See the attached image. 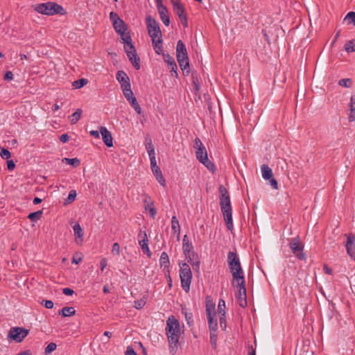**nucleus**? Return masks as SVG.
Returning <instances> with one entry per match:
<instances>
[{
  "label": "nucleus",
  "instance_id": "obj_1",
  "mask_svg": "<svg viewBox=\"0 0 355 355\" xmlns=\"http://www.w3.org/2000/svg\"><path fill=\"white\" fill-rule=\"evenodd\" d=\"M148 33L151 37L153 49L158 55L162 53V32L157 21L150 15L146 18Z\"/></svg>",
  "mask_w": 355,
  "mask_h": 355
},
{
  "label": "nucleus",
  "instance_id": "obj_2",
  "mask_svg": "<svg viewBox=\"0 0 355 355\" xmlns=\"http://www.w3.org/2000/svg\"><path fill=\"white\" fill-rule=\"evenodd\" d=\"M220 205L227 227L232 230L234 225L232 221V210L230 202V197L227 189L223 186L219 187Z\"/></svg>",
  "mask_w": 355,
  "mask_h": 355
},
{
  "label": "nucleus",
  "instance_id": "obj_3",
  "mask_svg": "<svg viewBox=\"0 0 355 355\" xmlns=\"http://www.w3.org/2000/svg\"><path fill=\"white\" fill-rule=\"evenodd\" d=\"M227 263L229 268L233 276L232 284H234V281L241 280L243 281L244 275L243 270L241 268L239 258L234 252H229L227 255Z\"/></svg>",
  "mask_w": 355,
  "mask_h": 355
},
{
  "label": "nucleus",
  "instance_id": "obj_4",
  "mask_svg": "<svg viewBox=\"0 0 355 355\" xmlns=\"http://www.w3.org/2000/svg\"><path fill=\"white\" fill-rule=\"evenodd\" d=\"M35 11L45 15H53L56 14L64 15V8L55 2H46L33 6Z\"/></svg>",
  "mask_w": 355,
  "mask_h": 355
},
{
  "label": "nucleus",
  "instance_id": "obj_5",
  "mask_svg": "<svg viewBox=\"0 0 355 355\" xmlns=\"http://www.w3.org/2000/svg\"><path fill=\"white\" fill-rule=\"evenodd\" d=\"M180 277L181 286L185 292L188 293L190 290V285L192 279L191 268L187 263H180Z\"/></svg>",
  "mask_w": 355,
  "mask_h": 355
},
{
  "label": "nucleus",
  "instance_id": "obj_6",
  "mask_svg": "<svg viewBox=\"0 0 355 355\" xmlns=\"http://www.w3.org/2000/svg\"><path fill=\"white\" fill-rule=\"evenodd\" d=\"M28 331L21 327H12L10 329L8 338L17 343L21 342L27 336Z\"/></svg>",
  "mask_w": 355,
  "mask_h": 355
},
{
  "label": "nucleus",
  "instance_id": "obj_7",
  "mask_svg": "<svg viewBox=\"0 0 355 355\" xmlns=\"http://www.w3.org/2000/svg\"><path fill=\"white\" fill-rule=\"evenodd\" d=\"M196 157L200 162L203 164L209 170L211 171H214L215 166L211 161L209 160L205 148L196 150Z\"/></svg>",
  "mask_w": 355,
  "mask_h": 355
},
{
  "label": "nucleus",
  "instance_id": "obj_8",
  "mask_svg": "<svg viewBox=\"0 0 355 355\" xmlns=\"http://www.w3.org/2000/svg\"><path fill=\"white\" fill-rule=\"evenodd\" d=\"M124 49L129 58V60L131 62L135 68L137 70L139 69L140 58L136 53L134 45L132 44L128 46H124Z\"/></svg>",
  "mask_w": 355,
  "mask_h": 355
},
{
  "label": "nucleus",
  "instance_id": "obj_9",
  "mask_svg": "<svg viewBox=\"0 0 355 355\" xmlns=\"http://www.w3.org/2000/svg\"><path fill=\"white\" fill-rule=\"evenodd\" d=\"M290 248L293 253L300 260H304L306 258L305 254L303 252L302 246L300 243L298 238L293 239L290 242Z\"/></svg>",
  "mask_w": 355,
  "mask_h": 355
},
{
  "label": "nucleus",
  "instance_id": "obj_10",
  "mask_svg": "<svg viewBox=\"0 0 355 355\" xmlns=\"http://www.w3.org/2000/svg\"><path fill=\"white\" fill-rule=\"evenodd\" d=\"M166 333L168 340L170 352L172 355H174L178 349L180 334H173L171 332Z\"/></svg>",
  "mask_w": 355,
  "mask_h": 355
},
{
  "label": "nucleus",
  "instance_id": "obj_11",
  "mask_svg": "<svg viewBox=\"0 0 355 355\" xmlns=\"http://www.w3.org/2000/svg\"><path fill=\"white\" fill-rule=\"evenodd\" d=\"M150 162L153 173L156 177V179L159 183L164 187L166 182L159 167L157 165L156 158L150 159Z\"/></svg>",
  "mask_w": 355,
  "mask_h": 355
},
{
  "label": "nucleus",
  "instance_id": "obj_12",
  "mask_svg": "<svg viewBox=\"0 0 355 355\" xmlns=\"http://www.w3.org/2000/svg\"><path fill=\"white\" fill-rule=\"evenodd\" d=\"M122 90L125 98L129 101L135 110L140 111L139 105L138 104L136 98L134 96V94L131 90V87L123 88Z\"/></svg>",
  "mask_w": 355,
  "mask_h": 355
},
{
  "label": "nucleus",
  "instance_id": "obj_13",
  "mask_svg": "<svg viewBox=\"0 0 355 355\" xmlns=\"http://www.w3.org/2000/svg\"><path fill=\"white\" fill-rule=\"evenodd\" d=\"M166 332L180 334V323L174 317L168 318L166 322Z\"/></svg>",
  "mask_w": 355,
  "mask_h": 355
},
{
  "label": "nucleus",
  "instance_id": "obj_14",
  "mask_svg": "<svg viewBox=\"0 0 355 355\" xmlns=\"http://www.w3.org/2000/svg\"><path fill=\"white\" fill-rule=\"evenodd\" d=\"M347 252L352 259L355 260V236L349 235L345 244Z\"/></svg>",
  "mask_w": 355,
  "mask_h": 355
},
{
  "label": "nucleus",
  "instance_id": "obj_15",
  "mask_svg": "<svg viewBox=\"0 0 355 355\" xmlns=\"http://www.w3.org/2000/svg\"><path fill=\"white\" fill-rule=\"evenodd\" d=\"M163 55V58L164 61L168 64V68L171 70V75L173 76H178V67L175 62V60L173 57H171L169 54H164L163 52L161 53Z\"/></svg>",
  "mask_w": 355,
  "mask_h": 355
},
{
  "label": "nucleus",
  "instance_id": "obj_16",
  "mask_svg": "<svg viewBox=\"0 0 355 355\" xmlns=\"http://www.w3.org/2000/svg\"><path fill=\"white\" fill-rule=\"evenodd\" d=\"M116 80L120 83L121 89L130 87V78L123 71H119L116 76Z\"/></svg>",
  "mask_w": 355,
  "mask_h": 355
},
{
  "label": "nucleus",
  "instance_id": "obj_17",
  "mask_svg": "<svg viewBox=\"0 0 355 355\" xmlns=\"http://www.w3.org/2000/svg\"><path fill=\"white\" fill-rule=\"evenodd\" d=\"M100 133L105 144L107 147H112L113 146V139L110 132L105 127L101 126Z\"/></svg>",
  "mask_w": 355,
  "mask_h": 355
},
{
  "label": "nucleus",
  "instance_id": "obj_18",
  "mask_svg": "<svg viewBox=\"0 0 355 355\" xmlns=\"http://www.w3.org/2000/svg\"><path fill=\"white\" fill-rule=\"evenodd\" d=\"M174 12L179 17L182 25L184 27L188 26L187 17L184 14V9L182 5H175V8H173Z\"/></svg>",
  "mask_w": 355,
  "mask_h": 355
},
{
  "label": "nucleus",
  "instance_id": "obj_19",
  "mask_svg": "<svg viewBox=\"0 0 355 355\" xmlns=\"http://www.w3.org/2000/svg\"><path fill=\"white\" fill-rule=\"evenodd\" d=\"M139 236L141 238V240L139 241V245L144 253L147 254L148 257L150 256V252L148 248V239L146 232H140Z\"/></svg>",
  "mask_w": 355,
  "mask_h": 355
},
{
  "label": "nucleus",
  "instance_id": "obj_20",
  "mask_svg": "<svg viewBox=\"0 0 355 355\" xmlns=\"http://www.w3.org/2000/svg\"><path fill=\"white\" fill-rule=\"evenodd\" d=\"M145 146H146V149L148 152L150 159L156 158L155 148L153 144L151 138L150 137L149 135H147L145 137Z\"/></svg>",
  "mask_w": 355,
  "mask_h": 355
},
{
  "label": "nucleus",
  "instance_id": "obj_21",
  "mask_svg": "<svg viewBox=\"0 0 355 355\" xmlns=\"http://www.w3.org/2000/svg\"><path fill=\"white\" fill-rule=\"evenodd\" d=\"M234 282H236V286L238 288V294H237V298L238 300L242 299V298H246V289L245 286V279H243V281L241 282V280H236L234 281Z\"/></svg>",
  "mask_w": 355,
  "mask_h": 355
},
{
  "label": "nucleus",
  "instance_id": "obj_22",
  "mask_svg": "<svg viewBox=\"0 0 355 355\" xmlns=\"http://www.w3.org/2000/svg\"><path fill=\"white\" fill-rule=\"evenodd\" d=\"M193 245L189 242L187 235H184L182 239V250L184 254L187 256V254L193 252Z\"/></svg>",
  "mask_w": 355,
  "mask_h": 355
},
{
  "label": "nucleus",
  "instance_id": "obj_23",
  "mask_svg": "<svg viewBox=\"0 0 355 355\" xmlns=\"http://www.w3.org/2000/svg\"><path fill=\"white\" fill-rule=\"evenodd\" d=\"M158 12L160 18L165 26H168L170 24V18L168 15V10L166 6H159Z\"/></svg>",
  "mask_w": 355,
  "mask_h": 355
},
{
  "label": "nucleus",
  "instance_id": "obj_24",
  "mask_svg": "<svg viewBox=\"0 0 355 355\" xmlns=\"http://www.w3.org/2000/svg\"><path fill=\"white\" fill-rule=\"evenodd\" d=\"M177 58L188 57L186 46L182 40H179L176 47Z\"/></svg>",
  "mask_w": 355,
  "mask_h": 355
},
{
  "label": "nucleus",
  "instance_id": "obj_25",
  "mask_svg": "<svg viewBox=\"0 0 355 355\" xmlns=\"http://www.w3.org/2000/svg\"><path fill=\"white\" fill-rule=\"evenodd\" d=\"M74 234L76 236V242L77 244H81L83 241V232L79 224H76L73 227Z\"/></svg>",
  "mask_w": 355,
  "mask_h": 355
},
{
  "label": "nucleus",
  "instance_id": "obj_26",
  "mask_svg": "<svg viewBox=\"0 0 355 355\" xmlns=\"http://www.w3.org/2000/svg\"><path fill=\"white\" fill-rule=\"evenodd\" d=\"M206 314L207 316H209L211 314H214V316L216 315L215 303L209 297L206 299Z\"/></svg>",
  "mask_w": 355,
  "mask_h": 355
},
{
  "label": "nucleus",
  "instance_id": "obj_27",
  "mask_svg": "<svg viewBox=\"0 0 355 355\" xmlns=\"http://www.w3.org/2000/svg\"><path fill=\"white\" fill-rule=\"evenodd\" d=\"M117 33L121 36V40L125 43L124 46H128L133 44L131 36L128 31H121V32H117Z\"/></svg>",
  "mask_w": 355,
  "mask_h": 355
},
{
  "label": "nucleus",
  "instance_id": "obj_28",
  "mask_svg": "<svg viewBox=\"0 0 355 355\" xmlns=\"http://www.w3.org/2000/svg\"><path fill=\"white\" fill-rule=\"evenodd\" d=\"M262 177L265 180H270L272 177V169L266 164H263L261 167Z\"/></svg>",
  "mask_w": 355,
  "mask_h": 355
},
{
  "label": "nucleus",
  "instance_id": "obj_29",
  "mask_svg": "<svg viewBox=\"0 0 355 355\" xmlns=\"http://www.w3.org/2000/svg\"><path fill=\"white\" fill-rule=\"evenodd\" d=\"M171 229L174 234H177L178 239L180 238V225L176 216H173L171 218Z\"/></svg>",
  "mask_w": 355,
  "mask_h": 355
},
{
  "label": "nucleus",
  "instance_id": "obj_30",
  "mask_svg": "<svg viewBox=\"0 0 355 355\" xmlns=\"http://www.w3.org/2000/svg\"><path fill=\"white\" fill-rule=\"evenodd\" d=\"M76 310L72 306L63 307L60 311L59 315L63 317H68L75 315Z\"/></svg>",
  "mask_w": 355,
  "mask_h": 355
},
{
  "label": "nucleus",
  "instance_id": "obj_31",
  "mask_svg": "<svg viewBox=\"0 0 355 355\" xmlns=\"http://www.w3.org/2000/svg\"><path fill=\"white\" fill-rule=\"evenodd\" d=\"M113 26L116 33L121 32V31H128L126 24L121 19H119L118 21H115L113 24Z\"/></svg>",
  "mask_w": 355,
  "mask_h": 355
},
{
  "label": "nucleus",
  "instance_id": "obj_32",
  "mask_svg": "<svg viewBox=\"0 0 355 355\" xmlns=\"http://www.w3.org/2000/svg\"><path fill=\"white\" fill-rule=\"evenodd\" d=\"M159 263L161 266H164L165 268H168L169 265V258L166 252H163L161 254Z\"/></svg>",
  "mask_w": 355,
  "mask_h": 355
},
{
  "label": "nucleus",
  "instance_id": "obj_33",
  "mask_svg": "<svg viewBox=\"0 0 355 355\" xmlns=\"http://www.w3.org/2000/svg\"><path fill=\"white\" fill-rule=\"evenodd\" d=\"M62 162L76 167L80 165V162L78 158H63Z\"/></svg>",
  "mask_w": 355,
  "mask_h": 355
},
{
  "label": "nucleus",
  "instance_id": "obj_34",
  "mask_svg": "<svg viewBox=\"0 0 355 355\" xmlns=\"http://www.w3.org/2000/svg\"><path fill=\"white\" fill-rule=\"evenodd\" d=\"M88 83V80L85 78H81L78 80L73 82L72 85L76 89H80L85 86Z\"/></svg>",
  "mask_w": 355,
  "mask_h": 355
},
{
  "label": "nucleus",
  "instance_id": "obj_35",
  "mask_svg": "<svg viewBox=\"0 0 355 355\" xmlns=\"http://www.w3.org/2000/svg\"><path fill=\"white\" fill-rule=\"evenodd\" d=\"M76 198V192L75 190H71L69 191L68 197L64 200V204L69 205L75 200Z\"/></svg>",
  "mask_w": 355,
  "mask_h": 355
},
{
  "label": "nucleus",
  "instance_id": "obj_36",
  "mask_svg": "<svg viewBox=\"0 0 355 355\" xmlns=\"http://www.w3.org/2000/svg\"><path fill=\"white\" fill-rule=\"evenodd\" d=\"M178 62L179 63V65L182 70H184L187 69V67H189V58H177Z\"/></svg>",
  "mask_w": 355,
  "mask_h": 355
},
{
  "label": "nucleus",
  "instance_id": "obj_37",
  "mask_svg": "<svg viewBox=\"0 0 355 355\" xmlns=\"http://www.w3.org/2000/svg\"><path fill=\"white\" fill-rule=\"evenodd\" d=\"M145 209L149 211V213L153 218H155L157 211L155 208L153 207L152 201H149L146 205H145Z\"/></svg>",
  "mask_w": 355,
  "mask_h": 355
},
{
  "label": "nucleus",
  "instance_id": "obj_38",
  "mask_svg": "<svg viewBox=\"0 0 355 355\" xmlns=\"http://www.w3.org/2000/svg\"><path fill=\"white\" fill-rule=\"evenodd\" d=\"M225 302L223 300L220 299L218 304V314L225 316Z\"/></svg>",
  "mask_w": 355,
  "mask_h": 355
},
{
  "label": "nucleus",
  "instance_id": "obj_39",
  "mask_svg": "<svg viewBox=\"0 0 355 355\" xmlns=\"http://www.w3.org/2000/svg\"><path fill=\"white\" fill-rule=\"evenodd\" d=\"M338 85L343 87L349 88L352 85V81L350 78H343L339 80Z\"/></svg>",
  "mask_w": 355,
  "mask_h": 355
},
{
  "label": "nucleus",
  "instance_id": "obj_40",
  "mask_svg": "<svg viewBox=\"0 0 355 355\" xmlns=\"http://www.w3.org/2000/svg\"><path fill=\"white\" fill-rule=\"evenodd\" d=\"M80 116L81 112H73V114L69 116V120L71 124H74L78 121Z\"/></svg>",
  "mask_w": 355,
  "mask_h": 355
},
{
  "label": "nucleus",
  "instance_id": "obj_41",
  "mask_svg": "<svg viewBox=\"0 0 355 355\" xmlns=\"http://www.w3.org/2000/svg\"><path fill=\"white\" fill-rule=\"evenodd\" d=\"M42 211H37L35 212L31 213L28 218L32 221H36L42 217Z\"/></svg>",
  "mask_w": 355,
  "mask_h": 355
},
{
  "label": "nucleus",
  "instance_id": "obj_42",
  "mask_svg": "<svg viewBox=\"0 0 355 355\" xmlns=\"http://www.w3.org/2000/svg\"><path fill=\"white\" fill-rule=\"evenodd\" d=\"M345 20L347 21L349 24L352 23L355 25V12H349L346 15Z\"/></svg>",
  "mask_w": 355,
  "mask_h": 355
},
{
  "label": "nucleus",
  "instance_id": "obj_43",
  "mask_svg": "<svg viewBox=\"0 0 355 355\" xmlns=\"http://www.w3.org/2000/svg\"><path fill=\"white\" fill-rule=\"evenodd\" d=\"M188 262L191 264L193 263V261H196L198 259L197 254H196L194 252L187 254V256H185Z\"/></svg>",
  "mask_w": 355,
  "mask_h": 355
},
{
  "label": "nucleus",
  "instance_id": "obj_44",
  "mask_svg": "<svg viewBox=\"0 0 355 355\" xmlns=\"http://www.w3.org/2000/svg\"><path fill=\"white\" fill-rule=\"evenodd\" d=\"M353 41L350 40L347 42L345 45V49L347 52H354L355 51V45L353 46Z\"/></svg>",
  "mask_w": 355,
  "mask_h": 355
},
{
  "label": "nucleus",
  "instance_id": "obj_45",
  "mask_svg": "<svg viewBox=\"0 0 355 355\" xmlns=\"http://www.w3.org/2000/svg\"><path fill=\"white\" fill-rule=\"evenodd\" d=\"M56 344L54 343H49L45 348L44 352L46 354H49L51 353L53 351H54L56 349Z\"/></svg>",
  "mask_w": 355,
  "mask_h": 355
},
{
  "label": "nucleus",
  "instance_id": "obj_46",
  "mask_svg": "<svg viewBox=\"0 0 355 355\" xmlns=\"http://www.w3.org/2000/svg\"><path fill=\"white\" fill-rule=\"evenodd\" d=\"M217 335L216 332H210V343L214 348L216 347Z\"/></svg>",
  "mask_w": 355,
  "mask_h": 355
},
{
  "label": "nucleus",
  "instance_id": "obj_47",
  "mask_svg": "<svg viewBox=\"0 0 355 355\" xmlns=\"http://www.w3.org/2000/svg\"><path fill=\"white\" fill-rule=\"evenodd\" d=\"M0 155L2 159H8L10 157L11 154L8 150L6 148H2L0 153Z\"/></svg>",
  "mask_w": 355,
  "mask_h": 355
},
{
  "label": "nucleus",
  "instance_id": "obj_48",
  "mask_svg": "<svg viewBox=\"0 0 355 355\" xmlns=\"http://www.w3.org/2000/svg\"><path fill=\"white\" fill-rule=\"evenodd\" d=\"M121 252L120 245L118 243H114L112 247V253L114 255H119Z\"/></svg>",
  "mask_w": 355,
  "mask_h": 355
},
{
  "label": "nucleus",
  "instance_id": "obj_49",
  "mask_svg": "<svg viewBox=\"0 0 355 355\" xmlns=\"http://www.w3.org/2000/svg\"><path fill=\"white\" fill-rule=\"evenodd\" d=\"M194 148L198 150L200 148H203L205 146H203L202 141L198 137H196L194 140Z\"/></svg>",
  "mask_w": 355,
  "mask_h": 355
},
{
  "label": "nucleus",
  "instance_id": "obj_50",
  "mask_svg": "<svg viewBox=\"0 0 355 355\" xmlns=\"http://www.w3.org/2000/svg\"><path fill=\"white\" fill-rule=\"evenodd\" d=\"M42 304L46 309H52L53 307V302L51 300H42Z\"/></svg>",
  "mask_w": 355,
  "mask_h": 355
},
{
  "label": "nucleus",
  "instance_id": "obj_51",
  "mask_svg": "<svg viewBox=\"0 0 355 355\" xmlns=\"http://www.w3.org/2000/svg\"><path fill=\"white\" fill-rule=\"evenodd\" d=\"M146 304V302L144 300H138V301H135V305L134 306L139 309H141Z\"/></svg>",
  "mask_w": 355,
  "mask_h": 355
},
{
  "label": "nucleus",
  "instance_id": "obj_52",
  "mask_svg": "<svg viewBox=\"0 0 355 355\" xmlns=\"http://www.w3.org/2000/svg\"><path fill=\"white\" fill-rule=\"evenodd\" d=\"M7 168L10 171H12L15 169V162H13V160L10 159V160H8L7 162Z\"/></svg>",
  "mask_w": 355,
  "mask_h": 355
},
{
  "label": "nucleus",
  "instance_id": "obj_53",
  "mask_svg": "<svg viewBox=\"0 0 355 355\" xmlns=\"http://www.w3.org/2000/svg\"><path fill=\"white\" fill-rule=\"evenodd\" d=\"M209 328L210 332H216L217 328H218V323L216 322H213L211 324H209Z\"/></svg>",
  "mask_w": 355,
  "mask_h": 355
},
{
  "label": "nucleus",
  "instance_id": "obj_54",
  "mask_svg": "<svg viewBox=\"0 0 355 355\" xmlns=\"http://www.w3.org/2000/svg\"><path fill=\"white\" fill-rule=\"evenodd\" d=\"M110 19L112 20L114 24L115 21H118L121 18L118 16V15L114 12H111L110 13Z\"/></svg>",
  "mask_w": 355,
  "mask_h": 355
},
{
  "label": "nucleus",
  "instance_id": "obj_55",
  "mask_svg": "<svg viewBox=\"0 0 355 355\" xmlns=\"http://www.w3.org/2000/svg\"><path fill=\"white\" fill-rule=\"evenodd\" d=\"M220 327L223 329H225V328H226L225 315V316L220 315Z\"/></svg>",
  "mask_w": 355,
  "mask_h": 355
},
{
  "label": "nucleus",
  "instance_id": "obj_56",
  "mask_svg": "<svg viewBox=\"0 0 355 355\" xmlns=\"http://www.w3.org/2000/svg\"><path fill=\"white\" fill-rule=\"evenodd\" d=\"M125 355H137L134 349L132 347H128L126 352L125 353Z\"/></svg>",
  "mask_w": 355,
  "mask_h": 355
},
{
  "label": "nucleus",
  "instance_id": "obj_57",
  "mask_svg": "<svg viewBox=\"0 0 355 355\" xmlns=\"http://www.w3.org/2000/svg\"><path fill=\"white\" fill-rule=\"evenodd\" d=\"M62 293L66 295H72L74 293V291L69 288H64L62 290Z\"/></svg>",
  "mask_w": 355,
  "mask_h": 355
},
{
  "label": "nucleus",
  "instance_id": "obj_58",
  "mask_svg": "<svg viewBox=\"0 0 355 355\" xmlns=\"http://www.w3.org/2000/svg\"><path fill=\"white\" fill-rule=\"evenodd\" d=\"M107 266V259L105 258H103L101 259V261H100V266H101V270H103L104 268Z\"/></svg>",
  "mask_w": 355,
  "mask_h": 355
},
{
  "label": "nucleus",
  "instance_id": "obj_59",
  "mask_svg": "<svg viewBox=\"0 0 355 355\" xmlns=\"http://www.w3.org/2000/svg\"><path fill=\"white\" fill-rule=\"evenodd\" d=\"M270 180V185L275 189H278V184H277V182L275 179H274L272 177L271 178V179L269 180Z\"/></svg>",
  "mask_w": 355,
  "mask_h": 355
},
{
  "label": "nucleus",
  "instance_id": "obj_60",
  "mask_svg": "<svg viewBox=\"0 0 355 355\" xmlns=\"http://www.w3.org/2000/svg\"><path fill=\"white\" fill-rule=\"evenodd\" d=\"M350 111H355V95L351 97Z\"/></svg>",
  "mask_w": 355,
  "mask_h": 355
},
{
  "label": "nucleus",
  "instance_id": "obj_61",
  "mask_svg": "<svg viewBox=\"0 0 355 355\" xmlns=\"http://www.w3.org/2000/svg\"><path fill=\"white\" fill-rule=\"evenodd\" d=\"M69 137L67 134H63L60 137V140L62 143H66L69 141Z\"/></svg>",
  "mask_w": 355,
  "mask_h": 355
},
{
  "label": "nucleus",
  "instance_id": "obj_62",
  "mask_svg": "<svg viewBox=\"0 0 355 355\" xmlns=\"http://www.w3.org/2000/svg\"><path fill=\"white\" fill-rule=\"evenodd\" d=\"M5 80H12L13 79V74L11 71H7L4 76Z\"/></svg>",
  "mask_w": 355,
  "mask_h": 355
},
{
  "label": "nucleus",
  "instance_id": "obj_63",
  "mask_svg": "<svg viewBox=\"0 0 355 355\" xmlns=\"http://www.w3.org/2000/svg\"><path fill=\"white\" fill-rule=\"evenodd\" d=\"M191 266H193V270H198L200 268V261L198 259L197 261H193Z\"/></svg>",
  "mask_w": 355,
  "mask_h": 355
},
{
  "label": "nucleus",
  "instance_id": "obj_64",
  "mask_svg": "<svg viewBox=\"0 0 355 355\" xmlns=\"http://www.w3.org/2000/svg\"><path fill=\"white\" fill-rule=\"evenodd\" d=\"M349 121H355V112H349L347 117Z\"/></svg>",
  "mask_w": 355,
  "mask_h": 355
}]
</instances>
